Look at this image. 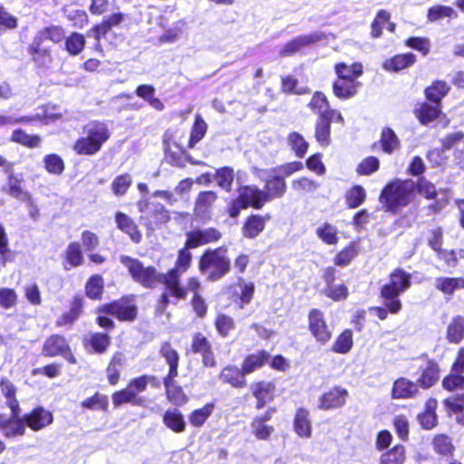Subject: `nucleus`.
I'll return each mask as SVG.
<instances>
[{"label":"nucleus","instance_id":"26","mask_svg":"<svg viewBox=\"0 0 464 464\" xmlns=\"http://www.w3.org/2000/svg\"><path fill=\"white\" fill-rule=\"evenodd\" d=\"M269 357V353L266 351H258L247 355L241 366L243 373L247 375L260 369L267 362Z\"/></svg>","mask_w":464,"mask_h":464},{"label":"nucleus","instance_id":"10","mask_svg":"<svg viewBox=\"0 0 464 464\" xmlns=\"http://www.w3.org/2000/svg\"><path fill=\"white\" fill-rule=\"evenodd\" d=\"M186 246L198 247L202 245L216 242L221 238V233L214 228L197 229L187 233Z\"/></svg>","mask_w":464,"mask_h":464},{"label":"nucleus","instance_id":"16","mask_svg":"<svg viewBox=\"0 0 464 464\" xmlns=\"http://www.w3.org/2000/svg\"><path fill=\"white\" fill-rule=\"evenodd\" d=\"M238 196L246 205L255 208H261L266 202L269 201L268 195L254 186L242 187L238 190Z\"/></svg>","mask_w":464,"mask_h":464},{"label":"nucleus","instance_id":"32","mask_svg":"<svg viewBox=\"0 0 464 464\" xmlns=\"http://www.w3.org/2000/svg\"><path fill=\"white\" fill-rule=\"evenodd\" d=\"M245 373L237 366H227L220 372L219 378L223 382L229 383L233 387L241 388L246 385Z\"/></svg>","mask_w":464,"mask_h":464},{"label":"nucleus","instance_id":"35","mask_svg":"<svg viewBox=\"0 0 464 464\" xmlns=\"http://www.w3.org/2000/svg\"><path fill=\"white\" fill-rule=\"evenodd\" d=\"M361 83L353 80H336L334 83V93L336 97L345 100L353 97L357 92Z\"/></svg>","mask_w":464,"mask_h":464},{"label":"nucleus","instance_id":"37","mask_svg":"<svg viewBox=\"0 0 464 464\" xmlns=\"http://www.w3.org/2000/svg\"><path fill=\"white\" fill-rule=\"evenodd\" d=\"M314 137L316 141L324 148L331 143V124L326 116L318 117L314 126Z\"/></svg>","mask_w":464,"mask_h":464},{"label":"nucleus","instance_id":"41","mask_svg":"<svg viewBox=\"0 0 464 464\" xmlns=\"http://www.w3.org/2000/svg\"><path fill=\"white\" fill-rule=\"evenodd\" d=\"M124 355L121 353H115L107 367L106 373L109 382L116 385L120 379L121 369L124 364Z\"/></svg>","mask_w":464,"mask_h":464},{"label":"nucleus","instance_id":"31","mask_svg":"<svg viewBox=\"0 0 464 464\" xmlns=\"http://www.w3.org/2000/svg\"><path fill=\"white\" fill-rule=\"evenodd\" d=\"M420 369L421 370V374L417 382L423 388L431 387L439 379L438 365L434 362L426 361L420 366Z\"/></svg>","mask_w":464,"mask_h":464},{"label":"nucleus","instance_id":"14","mask_svg":"<svg viewBox=\"0 0 464 464\" xmlns=\"http://www.w3.org/2000/svg\"><path fill=\"white\" fill-rule=\"evenodd\" d=\"M321 34H310L306 35L298 36L292 41L286 43L279 51V54L283 57L293 55L304 48L320 41Z\"/></svg>","mask_w":464,"mask_h":464},{"label":"nucleus","instance_id":"5","mask_svg":"<svg viewBox=\"0 0 464 464\" xmlns=\"http://www.w3.org/2000/svg\"><path fill=\"white\" fill-rule=\"evenodd\" d=\"M121 263L128 269L132 279L144 287L153 288L159 284L166 286V274L158 272L152 266H144L139 260L121 256Z\"/></svg>","mask_w":464,"mask_h":464},{"label":"nucleus","instance_id":"63","mask_svg":"<svg viewBox=\"0 0 464 464\" xmlns=\"http://www.w3.org/2000/svg\"><path fill=\"white\" fill-rule=\"evenodd\" d=\"M215 179L220 188L229 191L234 180V170L228 167L220 168L216 171Z\"/></svg>","mask_w":464,"mask_h":464},{"label":"nucleus","instance_id":"18","mask_svg":"<svg viewBox=\"0 0 464 464\" xmlns=\"http://www.w3.org/2000/svg\"><path fill=\"white\" fill-rule=\"evenodd\" d=\"M18 414L19 411H17L15 414L12 412V416L9 419L0 416V431H2L5 437L24 435L26 425L24 417L20 419Z\"/></svg>","mask_w":464,"mask_h":464},{"label":"nucleus","instance_id":"1","mask_svg":"<svg viewBox=\"0 0 464 464\" xmlns=\"http://www.w3.org/2000/svg\"><path fill=\"white\" fill-rule=\"evenodd\" d=\"M189 248L185 246L179 250L175 266L166 274V292L161 295L160 300L162 309L169 303V296L176 300L186 298V289L180 285V277L188 269L191 263L192 256L188 251Z\"/></svg>","mask_w":464,"mask_h":464},{"label":"nucleus","instance_id":"42","mask_svg":"<svg viewBox=\"0 0 464 464\" xmlns=\"http://www.w3.org/2000/svg\"><path fill=\"white\" fill-rule=\"evenodd\" d=\"M457 12L450 6L447 5H433L429 8L427 13V19L430 23H435L444 18H456Z\"/></svg>","mask_w":464,"mask_h":464},{"label":"nucleus","instance_id":"23","mask_svg":"<svg viewBox=\"0 0 464 464\" xmlns=\"http://www.w3.org/2000/svg\"><path fill=\"white\" fill-rule=\"evenodd\" d=\"M5 173L8 176L7 192L14 198H24L27 193L23 189L24 175L22 173H14L12 171V165H9Z\"/></svg>","mask_w":464,"mask_h":464},{"label":"nucleus","instance_id":"58","mask_svg":"<svg viewBox=\"0 0 464 464\" xmlns=\"http://www.w3.org/2000/svg\"><path fill=\"white\" fill-rule=\"evenodd\" d=\"M82 306V298L76 297L74 298L72 308L69 312L63 314L58 320H57V325L63 326L66 324H70L73 323L80 315L81 310Z\"/></svg>","mask_w":464,"mask_h":464},{"label":"nucleus","instance_id":"62","mask_svg":"<svg viewBox=\"0 0 464 464\" xmlns=\"http://www.w3.org/2000/svg\"><path fill=\"white\" fill-rule=\"evenodd\" d=\"M215 326L219 335L227 337L234 330L235 321L229 315L218 314L215 320Z\"/></svg>","mask_w":464,"mask_h":464},{"label":"nucleus","instance_id":"48","mask_svg":"<svg viewBox=\"0 0 464 464\" xmlns=\"http://www.w3.org/2000/svg\"><path fill=\"white\" fill-rule=\"evenodd\" d=\"M112 403L114 407H120L124 403H131L133 405H140L141 399L138 398L133 392H131L128 387L118 391L112 394Z\"/></svg>","mask_w":464,"mask_h":464},{"label":"nucleus","instance_id":"6","mask_svg":"<svg viewBox=\"0 0 464 464\" xmlns=\"http://www.w3.org/2000/svg\"><path fill=\"white\" fill-rule=\"evenodd\" d=\"M137 207L141 213V218L146 219L150 225H161L169 220V211L160 203L142 198L138 201Z\"/></svg>","mask_w":464,"mask_h":464},{"label":"nucleus","instance_id":"54","mask_svg":"<svg viewBox=\"0 0 464 464\" xmlns=\"http://www.w3.org/2000/svg\"><path fill=\"white\" fill-rule=\"evenodd\" d=\"M404 460V447L401 445H396L391 450L381 456L380 464H403Z\"/></svg>","mask_w":464,"mask_h":464},{"label":"nucleus","instance_id":"30","mask_svg":"<svg viewBox=\"0 0 464 464\" xmlns=\"http://www.w3.org/2000/svg\"><path fill=\"white\" fill-rule=\"evenodd\" d=\"M216 199L217 194L213 191L200 192L196 198L195 214L202 218H207Z\"/></svg>","mask_w":464,"mask_h":464},{"label":"nucleus","instance_id":"52","mask_svg":"<svg viewBox=\"0 0 464 464\" xmlns=\"http://www.w3.org/2000/svg\"><path fill=\"white\" fill-rule=\"evenodd\" d=\"M449 91L450 87L445 82L436 81L426 89L425 93L430 101L439 103Z\"/></svg>","mask_w":464,"mask_h":464},{"label":"nucleus","instance_id":"60","mask_svg":"<svg viewBox=\"0 0 464 464\" xmlns=\"http://www.w3.org/2000/svg\"><path fill=\"white\" fill-rule=\"evenodd\" d=\"M440 113V110L438 105L423 103L418 110V118L422 124L427 125L436 120Z\"/></svg>","mask_w":464,"mask_h":464},{"label":"nucleus","instance_id":"15","mask_svg":"<svg viewBox=\"0 0 464 464\" xmlns=\"http://www.w3.org/2000/svg\"><path fill=\"white\" fill-rule=\"evenodd\" d=\"M100 310L120 320H133L136 317V306L128 300L105 304Z\"/></svg>","mask_w":464,"mask_h":464},{"label":"nucleus","instance_id":"49","mask_svg":"<svg viewBox=\"0 0 464 464\" xmlns=\"http://www.w3.org/2000/svg\"><path fill=\"white\" fill-rule=\"evenodd\" d=\"M65 260L69 265H65V269H70L71 267L78 266L82 265L83 261V256L81 250V246L77 242L71 243L65 251Z\"/></svg>","mask_w":464,"mask_h":464},{"label":"nucleus","instance_id":"39","mask_svg":"<svg viewBox=\"0 0 464 464\" xmlns=\"http://www.w3.org/2000/svg\"><path fill=\"white\" fill-rule=\"evenodd\" d=\"M335 72L338 80H353L357 82V78L362 74V65L357 63L351 65L339 63L335 64Z\"/></svg>","mask_w":464,"mask_h":464},{"label":"nucleus","instance_id":"27","mask_svg":"<svg viewBox=\"0 0 464 464\" xmlns=\"http://www.w3.org/2000/svg\"><path fill=\"white\" fill-rule=\"evenodd\" d=\"M294 429L297 435L301 438L308 439L312 435V424L309 419V411L304 408L296 411Z\"/></svg>","mask_w":464,"mask_h":464},{"label":"nucleus","instance_id":"9","mask_svg":"<svg viewBox=\"0 0 464 464\" xmlns=\"http://www.w3.org/2000/svg\"><path fill=\"white\" fill-rule=\"evenodd\" d=\"M276 409L270 408L264 414L257 415L253 418L250 423L252 434L260 440H266L270 438L275 429L271 425H267L266 421L272 419Z\"/></svg>","mask_w":464,"mask_h":464},{"label":"nucleus","instance_id":"47","mask_svg":"<svg viewBox=\"0 0 464 464\" xmlns=\"http://www.w3.org/2000/svg\"><path fill=\"white\" fill-rule=\"evenodd\" d=\"M381 145L382 150L388 154H392L400 148V140L392 129L385 128L382 130Z\"/></svg>","mask_w":464,"mask_h":464},{"label":"nucleus","instance_id":"40","mask_svg":"<svg viewBox=\"0 0 464 464\" xmlns=\"http://www.w3.org/2000/svg\"><path fill=\"white\" fill-rule=\"evenodd\" d=\"M437 408V401L434 399H429L426 401L425 411L419 414L418 419L420 425L426 429H432L437 424V415L435 410Z\"/></svg>","mask_w":464,"mask_h":464},{"label":"nucleus","instance_id":"22","mask_svg":"<svg viewBox=\"0 0 464 464\" xmlns=\"http://www.w3.org/2000/svg\"><path fill=\"white\" fill-rule=\"evenodd\" d=\"M418 392L417 384L406 378H399L393 383L392 396L393 399L412 398Z\"/></svg>","mask_w":464,"mask_h":464},{"label":"nucleus","instance_id":"53","mask_svg":"<svg viewBox=\"0 0 464 464\" xmlns=\"http://www.w3.org/2000/svg\"><path fill=\"white\" fill-rule=\"evenodd\" d=\"M11 140L28 148L39 147L42 140L40 136L29 135L21 129H17L13 131Z\"/></svg>","mask_w":464,"mask_h":464},{"label":"nucleus","instance_id":"28","mask_svg":"<svg viewBox=\"0 0 464 464\" xmlns=\"http://www.w3.org/2000/svg\"><path fill=\"white\" fill-rule=\"evenodd\" d=\"M415 62L416 56L413 53H404L386 60L382 67L388 72H397L411 66Z\"/></svg>","mask_w":464,"mask_h":464},{"label":"nucleus","instance_id":"51","mask_svg":"<svg viewBox=\"0 0 464 464\" xmlns=\"http://www.w3.org/2000/svg\"><path fill=\"white\" fill-rule=\"evenodd\" d=\"M0 388L2 393L7 399V404L11 409V411L15 414L16 411H19V404L17 400L15 399V387L10 381L6 379H2L0 382Z\"/></svg>","mask_w":464,"mask_h":464},{"label":"nucleus","instance_id":"43","mask_svg":"<svg viewBox=\"0 0 464 464\" xmlns=\"http://www.w3.org/2000/svg\"><path fill=\"white\" fill-rule=\"evenodd\" d=\"M316 236L327 245H335L338 243V229L335 226L329 223H323L315 230Z\"/></svg>","mask_w":464,"mask_h":464},{"label":"nucleus","instance_id":"46","mask_svg":"<svg viewBox=\"0 0 464 464\" xmlns=\"http://www.w3.org/2000/svg\"><path fill=\"white\" fill-rule=\"evenodd\" d=\"M85 37L79 33H72L64 40L65 50L71 55H78L85 46Z\"/></svg>","mask_w":464,"mask_h":464},{"label":"nucleus","instance_id":"34","mask_svg":"<svg viewBox=\"0 0 464 464\" xmlns=\"http://www.w3.org/2000/svg\"><path fill=\"white\" fill-rule=\"evenodd\" d=\"M434 286L444 295H452L456 290L464 289V278L462 277H438Z\"/></svg>","mask_w":464,"mask_h":464},{"label":"nucleus","instance_id":"38","mask_svg":"<svg viewBox=\"0 0 464 464\" xmlns=\"http://www.w3.org/2000/svg\"><path fill=\"white\" fill-rule=\"evenodd\" d=\"M163 423L176 433L183 432L186 428L184 417L177 409L166 411L163 415Z\"/></svg>","mask_w":464,"mask_h":464},{"label":"nucleus","instance_id":"25","mask_svg":"<svg viewBox=\"0 0 464 464\" xmlns=\"http://www.w3.org/2000/svg\"><path fill=\"white\" fill-rule=\"evenodd\" d=\"M67 114L68 111L65 109H62L56 105H47L43 109V114H36L34 116H30V118H34L32 121L42 120L44 124H48L60 120H69ZM25 118H29V116H26Z\"/></svg>","mask_w":464,"mask_h":464},{"label":"nucleus","instance_id":"21","mask_svg":"<svg viewBox=\"0 0 464 464\" xmlns=\"http://www.w3.org/2000/svg\"><path fill=\"white\" fill-rule=\"evenodd\" d=\"M270 219V216L252 215L245 222L242 227V234L246 238L256 237L266 227V222Z\"/></svg>","mask_w":464,"mask_h":464},{"label":"nucleus","instance_id":"11","mask_svg":"<svg viewBox=\"0 0 464 464\" xmlns=\"http://www.w3.org/2000/svg\"><path fill=\"white\" fill-rule=\"evenodd\" d=\"M191 349L196 353H200L202 362L206 367H215L217 362L212 352V346L208 338L201 333L193 335Z\"/></svg>","mask_w":464,"mask_h":464},{"label":"nucleus","instance_id":"59","mask_svg":"<svg viewBox=\"0 0 464 464\" xmlns=\"http://www.w3.org/2000/svg\"><path fill=\"white\" fill-rule=\"evenodd\" d=\"M132 184V178L130 174L125 173L117 176L111 182V190L115 196H123Z\"/></svg>","mask_w":464,"mask_h":464},{"label":"nucleus","instance_id":"13","mask_svg":"<svg viewBox=\"0 0 464 464\" xmlns=\"http://www.w3.org/2000/svg\"><path fill=\"white\" fill-rule=\"evenodd\" d=\"M43 353L46 356H56L61 354L70 362H76L75 358L69 352L66 340L60 335H52L49 337L44 344Z\"/></svg>","mask_w":464,"mask_h":464},{"label":"nucleus","instance_id":"55","mask_svg":"<svg viewBox=\"0 0 464 464\" xmlns=\"http://www.w3.org/2000/svg\"><path fill=\"white\" fill-rule=\"evenodd\" d=\"M36 34H41V39L43 41L50 40L54 44H59L65 40V31L62 26L59 25H51L45 27Z\"/></svg>","mask_w":464,"mask_h":464},{"label":"nucleus","instance_id":"2","mask_svg":"<svg viewBox=\"0 0 464 464\" xmlns=\"http://www.w3.org/2000/svg\"><path fill=\"white\" fill-rule=\"evenodd\" d=\"M413 197V186L408 180H394L382 189L380 200L386 211L397 213L408 206Z\"/></svg>","mask_w":464,"mask_h":464},{"label":"nucleus","instance_id":"8","mask_svg":"<svg viewBox=\"0 0 464 464\" xmlns=\"http://www.w3.org/2000/svg\"><path fill=\"white\" fill-rule=\"evenodd\" d=\"M28 53L33 62L42 68H47L53 62L50 46L41 39V34H35L28 47Z\"/></svg>","mask_w":464,"mask_h":464},{"label":"nucleus","instance_id":"12","mask_svg":"<svg viewBox=\"0 0 464 464\" xmlns=\"http://www.w3.org/2000/svg\"><path fill=\"white\" fill-rule=\"evenodd\" d=\"M347 397L346 389L335 386L320 397L318 407L325 411L341 408L345 404Z\"/></svg>","mask_w":464,"mask_h":464},{"label":"nucleus","instance_id":"45","mask_svg":"<svg viewBox=\"0 0 464 464\" xmlns=\"http://www.w3.org/2000/svg\"><path fill=\"white\" fill-rule=\"evenodd\" d=\"M207 130L208 124L201 117V115L197 114L190 132L188 141L189 148H193L198 142H199L204 138Z\"/></svg>","mask_w":464,"mask_h":464},{"label":"nucleus","instance_id":"61","mask_svg":"<svg viewBox=\"0 0 464 464\" xmlns=\"http://www.w3.org/2000/svg\"><path fill=\"white\" fill-rule=\"evenodd\" d=\"M168 400L176 406H181L188 401V397L182 388L177 383L165 386Z\"/></svg>","mask_w":464,"mask_h":464},{"label":"nucleus","instance_id":"20","mask_svg":"<svg viewBox=\"0 0 464 464\" xmlns=\"http://www.w3.org/2000/svg\"><path fill=\"white\" fill-rule=\"evenodd\" d=\"M24 417L25 424L33 430H40L50 425L53 420V414L41 407L34 409Z\"/></svg>","mask_w":464,"mask_h":464},{"label":"nucleus","instance_id":"56","mask_svg":"<svg viewBox=\"0 0 464 464\" xmlns=\"http://www.w3.org/2000/svg\"><path fill=\"white\" fill-rule=\"evenodd\" d=\"M308 107L314 113H317L318 117H322L323 114L326 113V111L330 110L328 100L321 92L314 93L310 102L308 103Z\"/></svg>","mask_w":464,"mask_h":464},{"label":"nucleus","instance_id":"57","mask_svg":"<svg viewBox=\"0 0 464 464\" xmlns=\"http://www.w3.org/2000/svg\"><path fill=\"white\" fill-rule=\"evenodd\" d=\"M213 410L214 404L208 403L202 408L193 411L188 417L189 422L195 427H201L207 419L212 414Z\"/></svg>","mask_w":464,"mask_h":464},{"label":"nucleus","instance_id":"29","mask_svg":"<svg viewBox=\"0 0 464 464\" xmlns=\"http://www.w3.org/2000/svg\"><path fill=\"white\" fill-rule=\"evenodd\" d=\"M84 135L90 136L102 148L110 138V131L104 123L93 121L84 127Z\"/></svg>","mask_w":464,"mask_h":464},{"label":"nucleus","instance_id":"64","mask_svg":"<svg viewBox=\"0 0 464 464\" xmlns=\"http://www.w3.org/2000/svg\"><path fill=\"white\" fill-rule=\"evenodd\" d=\"M365 190L361 186L353 187L347 191L345 197L347 205L352 208L359 207L365 200Z\"/></svg>","mask_w":464,"mask_h":464},{"label":"nucleus","instance_id":"50","mask_svg":"<svg viewBox=\"0 0 464 464\" xmlns=\"http://www.w3.org/2000/svg\"><path fill=\"white\" fill-rule=\"evenodd\" d=\"M73 148L76 153L80 155H93L101 150V147L88 135L77 140Z\"/></svg>","mask_w":464,"mask_h":464},{"label":"nucleus","instance_id":"17","mask_svg":"<svg viewBox=\"0 0 464 464\" xmlns=\"http://www.w3.org/2000/svg\"><path fill=\"white\" fill-rule=\"evenodd\" d=\"M335 269L328 267L324 272V279L326 282V288L324 294L327 297L334 301L344 300L348 296V288L344 284H335L334 279Z\"/></svg>","mask_w":464,"mask_h":464},{"label":"nucleus","instance_id":"24","mask_svg":"<svg viewBox=\"0 0 464 464\" xmlns=\"http://www.w3.org/2000/svg\"><path fill=\"white\" fill-rule=\"evenodd\" d=\"M115 221L117 227L122 232L126 233L133 242L139 243L141 239V234L134 221L126 214L117 212L115 215Z\"/></svg>","mask_w":464,"mask_h":464},{"label":"nucleus","instance_id":"44","mask_svg":"<svg viewBox=\"0 0 464 464\" xmlns=\"http://www.w3.org/2000/svg\"><path fill=\"white\" fill-rule=\"evenodd\" d=\"M353 344V333L351 330L346 329L338 335L332 346V350L336 353L345 354L351 351Z\"/></svg>","mask_w":464,"mask_h":464},{"label":"nucleus","instance_id":"19","mask_svg":"<svg viewBox=\"0 0 464 464\" xmlns=\"http://www.w3.org/2000/svg\"><path fill=\"white\" fill-rule=\"evenodd\" d=\"M276 386L271 382H258L251 385V391L256 399V409L260 410L274 400Z\"/></svg>","mask_w":464,"mask_h":464},{"label":"nucleus","instance_id":"36","mask_svg":"<svg viewBox=\"0 0 464 464\" xmlns=\"http://www.w3.org/2000/svg\"><path fill=\"white\" fill-rule=\"evenodd\" d=\"M447 340L451 343H459L464 339V317L456 315L450 320L446 333Z\"/></svg>","mask_w":464,"mask_h":464},{"label":"nucleus","instance_id":"7","mask_svg":"<svg viewBox=\"0 0 464 464\" xmlns=\"http://www.w3.org/2000/svg\"><path fill=\"white\" fill-rule=\"evenodd\" d=\"M308 328L315 340L325 344L332 338V332L330 331L324 313L318 309H312L308 314Z\"/></svg>","mask_w":464,"mask_h":464},{"label":"nucleus","instance_id":"33","mask_svg":"<svg viewBox=\"0 0 464 464\" xmlns=\"http://www.w3.org/2000/svg\"><path fill=\"white\" fill-rule=\"evenodd\" d=\"M285 188L283 177L271 171L266 179V193L268 195L269 200L274 198L282 197L285 192Z\"/></svg>","mask_w":464,"mask_h":464},{"label":"nucleus","instance_id":"4","mask_svg":"<svg viewBox=\"0 0 464 464\" xmlns=\"http://www.w3.org/2000/svg\"><path fill=\"white\" fill-rule=\"evenodd\" d=\"M199 270L208 280L221 279L230 271V260L225 247L208 249L199 261Z\"/></svg>","mask_w":464,"mask_h":464},{"label":"nucleus","instance_id":"3","mask_svg":"<svg viewBox=\"0 0 464 464\" xmlns=\"http://www.w3.org/2000/svg\"><path fill=\"white\" fill-rule=\"evenodd\" d=\"M411 284V276L401 268L395 269L390 276V282L384 285L381 290L383 304L389 308L392 314H397L401 309L399 295L405 292Z\"/></svg>","mask_w":464,"mask_h":464}]
</instances>
